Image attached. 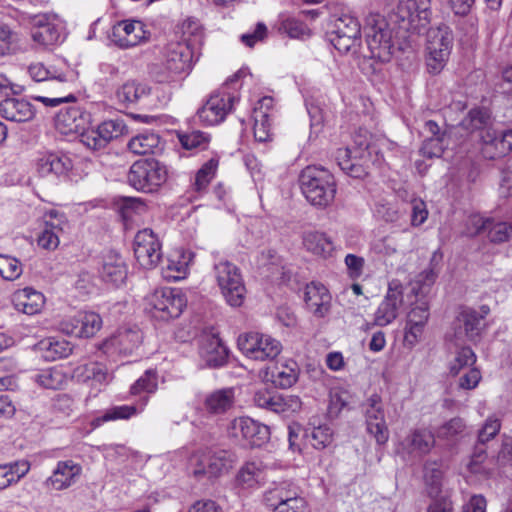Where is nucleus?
Returning a JSON list of instances; mask_svg holds the SVG:
<instances>
[{
  "mask_svg": "<svg viewBox=\"0 0 512 512\" xmlns=\"http://www.w3.org/2000/svg\"><path fill=\"white\" fill-rule=\"evenodd\" d=\"M436 276V273L432 269L425 270L420 273L411 284V292L418 299L416 305L408 313L405 326L404 342L410 347L414 346L419 341L428 320L429 307L425 297L430 292L436 280Z\"/></svg>",
  "mask_w": 512,
  "mask_h": 512,
  "instance_id": "f257e3e1",
  "label": "nucleus"
},
{
  "mask_svg": "<svg viewBox=\"0 0 512 512\" xmlns=\"http://www.w3.org/2000/svg\"><path fill=\"white\" fill-rule=\"evenodd\" d=\"M193 48L189 43H169L163 58L149 65L148 72L158 83H170L182 74H187L192 66Z\"/></svg>",
  "mask_w": 512,
  "mask_h": 512,
  "instance_id": "f03ea898",
  "label": "nucleus"
},
{
  "mask_svg": "<svg viewBox=\"0 0 512 512\" xmlns=\"http://www.w3.org/2000/svg\"><path fill=\"white\" fill-rule=\"evenodd\" d=\"M299 183L303 195L313 206L327 207L335 198L334 176L323 167L307 166L301 171Z\"/></svg>",
  "mask_w": 512,
  "mask_h": 512,
  "instance_id": "7ed1b4c3",
  "label": "nucleus"
},
{
  "mask_svg": "<svg viewBox=\"0 0 512 512\" xmlns=\"http://www.w3.org/2000/svg\"><path fill=\"white\" fill-rule=\"evenodd\" d=\"M364 32L370 57L379 62H389L395 46L392 40V30L385 18L379 14H370L366 18Z\"/></svg>",
  "mask_w": 512,
  "mask_h": 512,
  "instance_id": "20e7f679",
  "label": "nucleus"
},
{
  "mask_svg": "<svg viewBox=\"0 0 512 512\" xmlns=\"http://www.w3.org/2000/svg\"><path fill=\"white\" fill-rule=\"evenodd\" d=\"M167 169L156 159L138 160L132 164L127 175L130 186L144 193H153L167 181Z\"/></svg>",
  "mask_w": 512,
  "mask_h": 512,
  "instance_id": "39448f33",
  "label": "nucleus"
},
{
  "mask_svg": "<svg viewBox=\"0 0 512 512\" xmlns=\"http://www.w3.org/2000/svg\"><path fill=\"white\" fill-rule=\"evenodd\" d=\"M453 46L451 29L442 25L431 28L427 34L426 66L430 74L437 75L445 67Z\"/></svg>",
  "mask_w": 512,
  "mask_h": 512,
  "instance_id": "423d86ee",
  "label": "nucleus"
},
{
  "mask_svg": "<svg viewBox=\"0 0 512 512\" xmlns=\"http://www.w3.org/2000/svg\"><path fill=\"white\" fill-rule=\"evenodd\" d=\"M232 454L226 450H199L191 457L192 474L197 479L219 477L231 468Z\"/></svg>",
  "mask_w": 512,
  "mask_h": 512,
  "instance_id": "0eeeda50",
  "label": "nucleus"
},
{
  "mask_svg": "<svg viewBox=\"0 0 512 512\" xmlns=\"http://www.w3.org/2000/svg\"><path fill=\"white\" fill-rule=\"evenodd\" d=\"M147 304L154 318L167 321L181 315L187 298L178 288H161L148 296Z\"/></svg>",
  "mask_w": 512,
  "mask_h": 512,
  "instance_id": "6e6552de",
  "label": "nucleus"
},
{
  "mask_svg": "<svg viewBox=\"0 0 512 512\" xmlns=\"http://www.w3.org/2000/svg\"><path fill=\"white\" fill-rule=\"evenodd\" d=\"M214 273L227 303L232 307L241 306L246 289L238 267L227 260H221L214 265Z\"/></svg>",
  "mask_w": 512,
  "mask_h": 512,
  "instance_id": "1a4fd4ad",
  "label": "nucleus"
},
{
  "mask_svg": "<svg viewBox=\"0 0 512 512\" xmlns=\"http://www.w3.org/2000/svg\"><path fill=\"white\" fill-rule=\"evenodd\" d=\"M237 344L246 357L258 361L274 360L282 351L280 341L259 332L239 335Z\"/></svg>",
  "mask_w": 512,
  "mask_h": 512,
  "instance_id": "9d476101",
  "label": "nucleus"
},
{
  "mask_svg": "<svg viewBox=\"0 0 512 512\" xmlns=\"http://www.w3.org/2000/svg\"><path fill=\"white\" fill-rule=\"evenodd\" d=\"M489 313L490 308L487 305H482L478 309L461 308L455 320L454 336L456 341H478L486 328L485 318Z\"/></svg>",
  "mask_w": 512,
  "mask_h": 512,
  "instance_id": "9b49d317",
  "label": "nucleus"
},
{
  "mask_svg": "<svg viewBox=\"0 0 512 512\" xmlns=\"http://www.w3.org/2000/svg\"><path fill=\"white\" fill-rule=\"evenodd\" d=\"M340 53H356L361 44V25L349 13H343L334 22V30L329 38Z\"/></svg>",
  "mask_w": 512,
  "mask_h": 512,
  "instance_id": "f8f14e48",
  "label": "nucleus"
},
{
  "mask_svg": "<svg viewBox=\"0 0 512 512\" xmlns=\"http://www.w3.org/2000/svg\"><path fill=\"white\" fill-rule=\"evenodd\" d=\"M430 15V0L400 1L393 13L394 21L400 28L417 33L427 26Z\"/></svg>",
  "mask_w": 512,
  "mask_h": 512,
  "instance_id": "ddd939ff",
  "label": "nucleus"
},
{
  "mask_svg": "<svg viewBox=\"0 0 512 512\" xmlns=\"http://www.w3.org/2000/svg\"><path fill=\"white\" fill-rule=\"evenodd\" d=\"M238 97L234 93L222 89L213 92L206 102L197 110V118L205 125L221 123L234 107Z\"/></svg>",
  "mask_w": 512,
  "mask_h": 512,
  "instance_id": "4468645a",
  "label": "nucleus"
},
{
  "mask_svg": "<svg viewBox=\"0 0 512 512\" xmlns=\"http://www.w3.org/2000/svg\"><path fill=\"white\" fill-rule=\"evenodd\" d=\"M126 125L123 120L111 119L96 127H84L79 134L80 142L88 149L97 151L105 148L113 139L123 135Z\"/></svg>",
  "mask_w": 512,
  "mask_h": 512,
  "instance_id": "2eb2a0df",
  "label": "nucleus"
},
{
  "mask_svg": "<svg viewBox=\"0 0 512 512\" xmlns=\"http://www.w3.org/2000/svg\"><path fill=\"white\" fill-rule=\"evenodd\" d=\"M142 341L143 334L137 327L122 328L102 341L98 349L110 358L116 355L130 356L139 349Z\"/></svg>",
  "mask_w": 512,
  "mask_h": 512,
  "instance_id": "dca6fc26",
  "label": "nucleus"
},
{
  "mask_svg": "<svg viewBox=\"0 0 512 512\" xmlns=\"http://www.w3.org/2000/svg\"><path fill=\"white\" fill-rule=\"evenodd\" d=\"M253 402L258 408L284 415L296 413L302 406L298 396L280 394L267 388L257 390Z\"/></svg>",
  "mask_w": 512,
  "mask_h": 512,
  "instance_id": "f3484780",
  "label": "nucleus"
},
{
  "mask_svg": "<svg viewBox=\"0 0 512 512\" xmlns=\"http://www.w3.org/2000/svg\"><path fill=\"white\" fill-rule=\"evenodd\" d=\"M228 433L236 439H243L252 447H261L270 439V428L250 417L233 419L228 426Z\"/></svg>",
  "mask_w": 512,
  "mask_h": 512,
  "instance_id": "a211bd4d",
  "label": "nucleus"
},
{
  "mask_svg": "<svg viewBox=\"0 0 512 512\" xmlns=\"http://www.w3.org/2000/svg\"><path fill=\"white\" fill-rule=\"evenodd\" d=\"M133 249L139 265L144 269L155 267L161 258V243L149 228L137 232Z\"/></svg>",
  "mask_w": 512,
  "mask_h": 512,
  "instance_id": "6ab92c4d",
  "label": "nucleus"
},
{
  "mask_svg": "<svg viewBox=\"0 0 512 512\" xmlns=\"http://www.w3.org/2000/svg\"><path fill=\"white\" fill-rule=\"evenodd\" d=\"M228 348L213 329L204 330L199 338V355L206 366L218 368L226 364Z\"/></svg>",
  "mask_w": 512,
  "mask_h": 512,
  "instance_id": "aec40b11",
  "label": "nucleus"
},
{
  "mask_svg": "<svg viewBox=\"0 0 512 512\" xmlns=\"http://www.w3.org/2000/svg\"><path fill=\"white\" fill-rule=\"evenodd\" d=\"M367 432L371 434L379 445L385 444L389 439V430L385 421L382 399L379 395H371L363 404Z\"/></svg>",
  "mask_w": 512,
  "mask_h": 512,
  "instance_id": "412c9836",
  "label": "nucleus"
},
{
  "mask_svg": "<svg viewBox=\"0 0 512 512\" xmlns=\"http://www.w3.org/2000/svg\"><path fill=\"white\" fill-rule=\"evenodd\" d=\"M149 33L145 25L138 20H122L117 22L111 31V41L121 49L135 47L145 42Z\"/></svg>",
  "mask_w": 512,
  "mask_h": 512,
  "instance_id": "4be33fe9",
  "label": "nucleus"
},
{
  "mask_svg": "<svg viewBox=\"0 0 512 512\" xmlns=\"http://www.w3.org/2000/svg\"><path fill=\"white\" fill-rule=\"evenodd\" d=\"M403 304V287L400 281L389 282L387 293L379 304L375 314L374 323L384 327L391 324L398 316L399 309Z\"/></svg>",
  "mask_w": 512,
  "mask_h": 512,
  "instance_id": "5701e85b",
  "label": "nucleus"
},
{
  "mask_svg": "<svg viewBox=\"0 0 512 512\" xmlns=\"http://www.w3.org/2000/svg\"><path fill=\"white\" fill-rule=\"evenodd\" d=\"M81 473V465L73 460L58 461L52 474L44 481V487L53 491L68 489L77 482Z\"/></svg>",
  "mask_w": 512,
  "mask_h": 512,
  "instance_id": "b1692460",
  "label": "nucleus"
},
{
  "mask_svg": "<svg viewBox=\"0 0 512 512\" xmlns=\"http://www.w3.org/2000/svg\"><path fill=\"white\" fill-rule=\"evenodd\" d=\"M482 154L487 159L504 157L512 150V129L496 131L488 128L480 134Z\"/></svg>",
  "mask_w": 512,
  "mask_h": 512,
  "instance_id": "393cba45",
  "label": "nucleus"
},
{
  "mask_svg": "<svg viewBox=\"0 0 512 512\" xmlns=\"http://www.w3.org/2000/svg\"><path fill=\"white\" fill-rule=\"evenodd\" d=\"M304 301L307 309L318 318L325 317L331 308V295L321 283L311 282L306 286Z\"/></svg>",
  "mask_w": 512,
  "mask_h": 512,
  "instance_id": "a878e982",
  "label": "nucleus"
},
{
  "mask_svg": "<svg viewBox=\"0 0 512 512\" xmlns=\"http://www.w3.org/2000/svg\"><path fill=\"white\" fill-rule=\"evenodd\" d=\"M72 168L71 158L63 153H47L37 162V171L42 177H67Z\"/></svg>",
  "mask_w": 512,
  "mask_h": 512,
  "instance_id": "bb28decb",
  "label": "nucleus"
},
{
  "mask_svg": "<svg viewBox=\"0 0 512 512\" xmlns=\"http://www.w3.org/2000/svg\"><path fill=\"white\" fill-rule=\"evenodd\" d=\"M50 220H47L43 231L38 236L37 242L40 247L46 250H54L60 243V234L68 226L65 216L52 210L49 213Z\"/></svg>",
  "mask_w": 512,
  "mask_h": 512,
  "instance_id": "cd10ccee",
  "label": "nucleus"
},
{
  "mask_svg": "<svg viewBox=\"0 0 512 512\" xmlns=\"http://www.w3.org/2000/svg\"><path fill=\"white\" fill-rule=\"evenodd\" d=\"M90 120V114L82 111L80 107L70 106L62 109L56 116L57 127L62 133L80 134Z\"/></svg>",
  "mask_w": 512,
  "mask_h": 512,
  "instance_id": "c85d7f7f",
  "label": "nucleus"
},
{
  "mask_svg": "<svg viewBox=\"0 0 512 512\" xmlns=\"http://www.w3.org/2000/svg\"><path fill=\"white\" fill-rule=\"evenodd\" d=\"M100 276L106 283L116 287L123 284L127 277V266L124 259L115 252H108L103 257Z\"/></svg>",
  "mask_w": 512,
  "mask_h": 512,
  "instance_id": "c756f323",
  "label": "nucleus"
},
{
  "mask_svg": "<svg viewBox=\"0 0 512 512\" xmlns=\"http://www.w3.org/2000/svg\"><path fill=\"white\" fill-rule=\"evenodd\" d=\"M298 367L295 361L289 360L283 363H276L267 368L265 378L271 381L274 386L286 389L294 385L298 380Z\"/></svg>",
  "mask_w": 512,
  "mask_h": 512,
  "instance_id": "7c9ffc66",
  "label": "nucleus"
},
{
  "mask_svg": "<svg viewBox=\"0 0 512 512\" xmlns=\"http://www.w3.org/2000/svg\"><path fill=\"white\" fill-rule=\"evenodd\" d=\"M12 301L16 310L27 315H34L41 311L45 298L41 292L27 287L16 291Z\"/></svg>",
  "mask_w": 512,
  "mask_h": 512,
  "instance_id": "2f4dec72",
  "label": "nucleus"
},
{
  "mask_svg": "<svg viewBox=\"0 0 512 512\" xmlns=\"http://www.w3.org/2000/svg\"><path fill=\"white\" fill-rule=\"evenodd\" d=\"M0 115L8 121L26 122L33 118L34 111L24 99L6 98L0 102Z\"/></svg>",
  "mask_w": 512,
  "mask_h": 512,
  "instance_id": "473e14b6",
  "label": "nucleus"
},
{
  "mask_svg": "<svg viewBox=\"0 0 512 512\" xmlns=\"http://www.w3.org/2000/svg\"><path fill=\"white\" fill-rule=\"evenodd\" d=\"M151 89L148 85L137 80H128L123 83L115 92L117 101L124 107H130L139 103L143 98L150 95Z\"/></svg>",
  "mask_w": 512,
  "mask_h": 512,
  "instance_id": "72a5a7b5",
  "label": "nucleus"
},
{
  "mask_svg": "<svg viewBox=\"0 0 512 512\" xmlns=\"http://www.w3.org/2000/svg\"><path fill=\"white\" fill-rule=\"evenodd\" d=\"M402 445L409 453L423 456L434 447L435 436L428 429H415L404 439Z\"/></svg>",
  "mask_w": 512,
  "mask_h": 512,
  "instance_id": "f704fd0d",
  "label": "nucleus"
},
{
  "mask_svg": "<svg viewBox=\"0 0 512 512\" xmlns=\"http://www.w3.org/2000/svg\"><path fill=\"white\" fill-rule=\"evenodd\" d=\"M35 348L46 361L65 358L72 353L71 343L63 338L56 337L40 340Z\"/></svg>",
  "mask_w": 512,
  "mask_h": 512,
  "instance_id": "c9c22d12",
  "label": "nucleus"
},
{
  "mask_svg": "<svg viewBox=\"0 0 512 512\" xmlns=\"http://www.w3.org/2000/svg\"><path fill=\"white\" fill-rule=\"evenodd\" d=\"M264 481L262 464L256 461L246 462L235 477V485L241 490L257 488Z\"/></svg>",
  "mask_w": 512,
  "mask_h": 512,
  "instance_id": "e433bc0d",
  "label": "nucleus"
},
{
  "mask_svg": "<svg viewBox=\"0 0 512 512\" xmlns=\"http://www.w3.org/2000/svg\"><path fill=\"white\" fill-rule=\"evenodd\" d=\"M296 499L304 498L300 496L298 487L289 482L275 484L264 494V501L270 508Z\"/></svg>",
  "mask_w": 512,
  "mask_h": 512,
  "instance_id": "4c0bfd02",
  "label": "nucleus"
},
{
  "mask_svg": "<svg viewBox=\"0 0 512 512\" xmlns=\"http://www.w3.org/2000/svg\"><path fill=\"white\" fill-rule=\"evenodd\" d=\"M74 376L82 382H92L98 385H107L112 380L105 365L98 362H90L79 365L74 370Z\"/></svg>",
  "mask_w": 512,
  "mask_h": 512,
  "instance_id": "58836bf2",
  "label": "nucleus"
},
{
  "mask_svg": "<svg viewBox=\"0 0 512 512\" xmlns=\"http://www.w3.org/2000/svg\"><path fill=\"white\" fill-rule=\"evenodd\" d=\"M29 471L30 463L24 459L0 464V490L16 485Z\"/></svg>",
  "mask_w": 512,
  "mask_h": 512,
  "instance_id": "ea45409f",
  "label": "nucleus"
},
{
  "mask_svg": "<svg viewBox=\"0 0 512 512\" xmlns=\"http://www.w3.org/2000/svg\"><path fill=\"white\" fill-rule=\"evenodd\" d=\"M191 256L189 253L176 251L171 254L166 265L162 267V276L168 281H177L185 278L188 273Z\"/></svg>",
  "mask_w": 512,
  "mask_h": 512,
  "instance_id": "a19ab883",
  "label": "nucleus"
},
{
  "mask_svg": "<svg viewBox=\"0 0 512 512\" xmlns=\"http://www.w3.org/2000/svg\"><path fill=\"white\" fill-rule=\"evenodd\" d=\"M33 42L43 48L59 43L61 38L60 27L51 22L40 23L31 30Z\"/></svg>",
  "mask_w": 512,
  "mask_h": 512,
  "instance_id": "79ce46f5",
  "label": "nucleus"
},
{
  "mask_svg": "<svg viewBox=\"0 0 512 512\" xmlns=\"http://www.w3.org/2000/svg\"><path fill=\"white\" fill-rule=\"evenodd\" d=\"M304 247L315 255L327 257L333 250V243L323 232L307 231L303 235Z\"/></svg>",
  "mask_w": 512,
  "mask_h": 512,
  "instance_id": "37998d69",
  "label": "nucleus"
},
{
  "mask_svg": "<svg viewBox=\"0 0 512 512\" xmlns=\"http://www.w3.org/2000/svg\"><path fill=\"white\" fill-rule=\"evenodd\" d=\"M233 401L234 393L232 389L217 390L206 397L204 407L210 414H222L232 407Z\"/></svg>",
  "mask_w": 512,
  "mask_h": 512,
  "instance_id": "c03bdc74",
  "label": "nucleus"
},
{
  "mask_svg": "<svg viewBox=\"0 0 512 512\" xmlns=\"http://www.w3.org/2000/svg\"><path fill=\"white\" fill-rule=\"evenodd\" d=\"M424 483L427 493L430 497L436 498L442 489L443 470L441 463L437 461H427L424 464Z\"/></svg>",
  "mask_w": 512,
  "mask_h": 512,
  "instance_id": "a18cd8bd",
  "label": "nucleus"
},
{
  "mask_svg": "<svg viewBox=\"0 0 512 512\" xmlns=\"http://www.w3.org/2000/svg\"><path fill=\"white\" fill-rule=\"evenodd\" d=\"M27 73L35 82L58 81L66 82L67 75L53 67H47L42 62H32L27 67Z\"/></svg>",
  "mask_w": 512,
  "mask_h": 512,
  "instance_id": "49530a36",
  "label": "nucleus"
},
{
  "mask_svg": "<svg viewBox=\"0 0 512 512\" xmlns=\"http://www.w3.org/2000/svg\"><path fill=\"white\" fill-rule=\"evenodd\" d=\"M490 112L486 108H473L467 116L462 120L461 125L464 129L469 131L480 130L484 133L490 126Z\"/></svg>",
  "mask_w": 512,
  "mask_h": 512,
  "instance_id": "de8ad7c7",
  "label": "nucleus"
},
{
  "mask_svg": "<svg viewBox=\"0 0 512 512\" xmlns=\"http://www.w3.org/2000/svg\"><path fill=\"white\" fill-rule=\"evenodd\" d=\"M136 414L137 408L134 405L113 406L107 409L102 416L94 418L91 422V426L97 428L105 422L127 420Z\"/></svg>",
  "mask_w": 512,
  "mask_h": 512,
  "instance_id": "09e8293b",
  "label": "nucleus"
},
{
  "mask_svg": "<svg viewBox=\"0 0 512 512\" xmlns=\"http://www.w3.org/2000/svg\"><path fill=\"white\" fill-rule=\"evenodd\" d=\"M160 139L158 135L150 132H145L133 137L128 142V149L137 155H145L153 153L159 145Z\"/></svg>",
  "mask_w": 512,
  "mask_h": 512,
  "instance_id": "8fccbe9b",
  "label": "nucleus"
},
{
  "mask_svg": "<svg viewBox=\"0 0 512 512\" xmlns=\"http://www.w3.org/2000/svg\"><path fill=\"white\" fill-rule=\"evenodd\" d=\"M357 155L352 156L349 148H340L336 154V161L338 166L346 174L354 178H360L364 174V169L361 164L356 162Z\"/></svg>",
  "mask_w": 512,
  "mask_h": 512,
  "instance_id": "3c124183",
  "label": "nucleus"
},
{
  "mask_svg": "<svg viewBox=\"0 0 512 512\" xmlns=\"http://www.w3.org/2000/svg\"><path fill=\"white\" fill-rule=\"evenodd\" d=\"M218 168V160L211 158L197 171L192 188L201 194L206 191Z\"/></svg>",
  "mask_w": 512,
  "mask_h": 512,
  "instance_id": "603ef678",
  "label": "nucleus"
},
{
  "mask_svg": "<svg viewBox=\"0 0 512 512\" xmlns=\"http://www.w3.org/2000/svg\"><path fill=\"white\" fill-rule=\"evenodd\" d=\"M36 382L46 389H60L65 382L63 372L56 368L51 367L42 370L36 375Z\"/></svg>",
  "mask_w": 512,
  "mask_h": 512,
  "instance_id": "864d4df0",
  "label": "nucleus"
},
{
  "mask_svg": "<svg viewBox=\"0 0 512 512\" xmlns=\"http://www.w3.org/2000/svg\"><path fill=\"white\" fill-rule=\"evenodd\" d=\"M254 118V137L259 142H268L272 140V117L263 114L261 111L253 115Z\"/></svg>",
  "mask_w": 512,
  "mask_h": 512,
  "instance_id": "5fc2aeb1",
  "label": "nucleus"
},
{
  "mask_svg": "<svg viewBox=\"0 0 512 512\" xmlns=\"http://www.w3.org/2000/svg\"><path fill=\"white\" fill-rule=\"evenodd\" d=\"M370 251L381 259H388L397 253V243L391 236L376 238L370 244Z\"/></svg>",
  "mask_w": 512,
  "mask_h": 512,
  "instance_id": "6e6d98bb",
  "label": "nucleus"
},
{
  "mask_svg": "<svg viewBox=\"0 0 512 512\" xmlns=\"http://www.w3.org/2000/svg\"><path fill=\"white\" fill-rule=\"evenodd\" d=\"M178 138L183 148L187 150L205 149L210 141L209 135L199 130L180 133Z\"/></svg>",
  "mask_w": 512,
  "mask_h": 512,
  "instance_id": "4d7b16f0",
  "label": "nucleus"
},
{
  "mask_svg": "<svg viewBox=\"0 0 512 512\" xmlns=\"http://www.w3.org/2000/svg\"><path fill=\"white\" fill-rule=\"evenodd\" d=\"M81 337L94 336L102 327V319L99 314L90 311H80Z\"/></svg>",
  "mask_w": 512,
  "mask_h": 512,
  "instance_id": "13d9d810",
  "label": "nucleus"
},
{
  "mask_svg": "<svg viewBox=\"0 0 512 512\" xmlns=\"http://www.w3.org/2000/svg\"><path fill=\"white\" fill-rule=\"evenodd\" d=\"M22 272V264L18 259L0 254V275L3 279L14 281L22 275Z\"/></svg>",
  "mask_w": 512,
  "mask_h": 512,
  "instance_id": "bf43d9fd",
  "label": "nucleus"
},
{
  "mask_svg": "<svg viewBox=\"0 0 512 512\" xmlns=\"http://www.w3.org/2000/svg\"><path fill=\"white\" fill-rule=\"evenodd\" d=\"M334 432L326 424L314 427L310 433V443L318 450L329 447L333 442Z\"/></svg>",
  "mask_w": 512,
  "mask_h": 512,
  "instance_id": "052dcab7",
  "label": "nucleus"
},
{
  "mask_svg": "<svg viewBox=\"0 0 512 512\" xmlns=\"http://www.w3.org/2000/svg\"><path fill=\"white\" fill-rule=\"evenodd\" d=\"M487 232L491 242H507L512 236V223L506 221H495L492 218V223L489 224Z\"/></svg>",
  "mask_w": 512,
  "mask_h": 512,
  "instance_id": "680f3d73",
  "label": "nucleus"
},
{
  "mask_svg": "<svg viewBox=\"0 0 512 512\" xmlns=\"http://www.w3.org/2000/svg\"><path fill=\"white\" fill-rule=\"evenodd\" d=\"M157 373L154 370H147L145 373L131 386L130 393L138 395L141 393H154L157 389Z\"/></svg>",
  "mask_w": 512,
  "mask_h": 512,
  "instance_id": "e2e57ef3",
  "label": "nucleus"
},
{
  "mask_svg": "<svg viewBox=\"0 0 512 512\" xmlns=\"http://www.w3.org/2000/svg\"><path fill=\"white\" fill-rule=\"evenodd\" d=\"M279 31L291 38H304L310 35V30L305 23L293 17L283 19L280 23Z\"/></svg>",
  "mask_w": 512,
  "mask_h": 512,
  "instance_id": "0e129e2a",
  "label": "nucleus"
},
{
  "mask_svg": "<svg viewBox=\"0 0 512 512\" xmlns=\"http://www.w3.org/2000/svg\"><path fill=\"white\" fill-rule=\"evenodd\" d=\"M476 361V356L473 350L470 347H461L451 363L450 371L452 374L456 375L461 370H465L472 366Z\"/></svg>",
  "mask_w": 512,
  "mask_h": 512,
  "instance_id": "69168bd1",
  "label": "nucleus"
},
{
  "mask_svg": "<svg viewBox=\"0 0 512 512\" xmlns=\"http://www.w3.org/2000/svg\"><path fill=\"white\" fill-rule=\"evenodd\" d=\"M182 40L180 42L189 43L191 48L202 41V29L198 21L187 19L183 22L182 27Z\"/></svg>",
  "mask_w": 512,
  "mask_h": 512,
  "instance_id": "338daca9",
  "label": "nucleus"
},
{
  "mask_svg": "<svg viewBox=\"0 0 512 512\" xmlns=\"http://www.w3.org/2000/svg\"><path fill=\"white\" fill-rule=\"evenodd\" d=\"M465 430V423L461 418H453L439 427L437 436L441 439L453 440Z\"/></svg>",
  "mask_w": 512,
  "mask_h": 512,
  "instance_id": "774afa93",
  "label": "nucleus"
}]
</instances>
